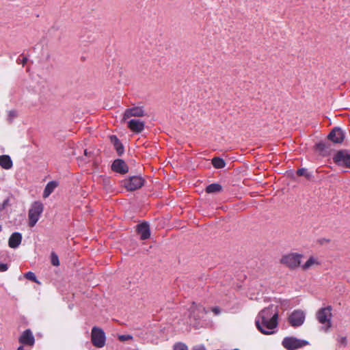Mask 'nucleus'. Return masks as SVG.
Here are the masks:
<instances>
[{"instance_id":"1","label":"nucleus","mask_w":350,"mask_h":350,"mask_svg":"<svg viewBox=\"0 0 350 350\" xmlns=\"http://www.w3.org/2000/svg\"><path fill=\"white\" fill-rule=\"evenodd\" d=\"M332 308L331 306L320 308L316 313V318L319 323L322 324L323 330L327 332L332 327Z\"/></svg>"},{"instance_id":"2","label":"nucleus","mask_w":350,"mask_h":350,"mask_svg":"<svg viewBox=\"0 0 350 350\" xmlns=\"http://www.w3.org/2000/svg\"><path fill=\"white\" fill-rule=\"evenodd\" d=\"M278 314H275L273 319H263L256 318V325L258 329L264 334H271L273 333L272 329L278 326Z\"/></svg>"},{"instance_id":"3","label":"nucleus","mask_w":350,"mask_h":350,"mask_svg":"<svg viewBox=\"0 0 350 350\" xmlns=\"http://www.w3.org/2000/svg\"><path fill=\"white\" fill-rule=\"evenodd\" d=\"M44 210V205L41 202H34L28 212L29 226L33 227L40 219Z\"/></svg>"},{"instance_id":"4","label":"nucleus","mask_w":350,"mask_h":350,"mask_svg":"<svg viewBox=\"0 0 350 350\" xmlns=\"http://www.w3.org/2000/svg\"><path fill=\"white\" fill-rule=\"evenodd\" d=\"M303 256L297 253H290L282 256L280 262L290 269H295L300 266Z\"/></svg>"},{"instance_id":"5","label":"nucleus","mask_w":350,"mask_h":350,"mask_svg":"<svg viewBox=\"0 0 350 350\" xmlns=\"http://www.w3.org/2000/svg\"><path fill=\"white\" fill-rule=\"evenodd\" d=\"M308 344V341L298 339L295 337H285L282 342V346L287 350H295L301 348Z\"/></svg>"},{"instance_id":"6","label":"nucleus","mask_w":350,"mask_h":350,"mask_svg":"<svg viewBox=\"0 0 350 350\" xmlns=\"http://www.w3.org/2000/svg\"><path fill=\"white\" fill-rule=\"evenodd\" d=\"M92 342L94 346L101 348L105 345V334L103 330L99 327H94L91 333Z\"/></svg>"},{"instance_id":"7","label":"nucleus","mask_w":350,"mask_h":350,"mask_svg":"<svg viewBox=\"0 0 350 350\" xmlns=\"http://www.w3.org/2000/svg\"><path fill=\"white\" fill-rule=\"evenodd\" d=\"M144 183V180L139 176H133L124 181V185L129 191H135L141 188Z\"/></svg>"},{"instance_id":"8","label":"nucleus","mask_w":350,"mask_h":350,"mask_svg":"<svg viewBox=\"0 0 350 350\" xmlns=\"http://www.w3.org/2000/svg\"><path fill=\"white\" fill-rule=\"evenodd\" d=\"M334 161L338 165L350 168V153L345 150L338 151L333 157Z\"/></svg>"},{"instance_id":"9","label":"nucleus","mask_w":350,"mask_h":350,"mask_svg":"<svg viewBox=\"0 0 350 350\" xmlns=\"http://www.w3.org/2000/svg\"><path fill=\"white\" fill-rule=\"evenodd\" d=\"M305 320V314L299 310H294L288 317V323L293 327L301 325Z\"/></svg>"},{"instance_id":"10","label":"nucleus","mask_w":350,"mask_h":350,"mask_svg":"<svg viewBox=\"0 0 350 350\" xmlns=\"http://www.w3.org/2000/svg\"><path fill=\"white\" fill-rule=\"evenodd\" d=\"M18 341L23 345L32 347L35 343V338L31 329H25L18 338Z\"/></svg>"},{"instance_id":"11","label":"nucleus","mask_w":350,"mask_h":350,"mask_svg":"<svg viewBox=\"0 0 350 350\" xmlns=\"http://www.w3.org/2000/svg\"><path fill=\"white\" fill-rule=\"evenodd\" d=\"M275 314H278V306L271 304L269 307L265 308L261 310L257 318L263 319H273Z\"/></svg>"},{"instance_id":"12","label":"nucleus","mask_w":350,"mask_h":350,"mask_svg":"<svg viewBox=\"0 0 350 350\" xmlns=\"http://www.w3.org/2000/svg\"><path fill=\"white\" fill-rule=\"evenodd\" d=\"M144 111L142 107H134L125 110L122 121H126L127 119L131 117H142L144 116Z\"/></svg>"},{"instance_id":"13","label":"nucleus","mask_w":350,"mask_h":350,"mask_svg":"<svg viewBox=\"0 0 350 350\" xmlns=\"http://www.w3.org/2000/svg\"><path fill=\"white\" fill-rule=\"evenodd\" d=\"M128 128L135 133H142L145 127V123L139 120L132 119L127 122Z\"/></svg>"},{"instance_id":"14","label":"nucleus","mask_w":350,"mask_h":350,"mask_svg":"<svg viewBox=\"0 0 350 350\" xmlns=\"http://www.w3.org/2000/svg\"><path fill=\"white\" fill-rule=\"evenodd\" d=\"M111 169L113 172L124 174L128 172L129 167L126 163L122 159H116L112 165Z\"/></svg>"},{"instance_id":"15","label":"nucleus","mask_w":350,"mask_h":350,"mask_svg":"<svg viewBox=\"0 0 350 350\" xmlns=\"http://www.w3.org/2000/svg\"><path fill=\"white\" fill-rule=\"evenodd\" d=\"M344 138V133L340 128L333 129L328 135V139L334 143H341Z\"/></svg>"},{"instance_id":"16","label":"nucleus","mask_w":350,"mask_h":350,"mask_svg":"<svg viewBox=\"0 0 350 350\" xmlns=\"http://www.w3.org/2000/svg\"><path fill=\"white\" fill-rule=\"evenodd\" d=\"M137 231L142 240L148 239L150 237V227L148 223L144 222L137 225Z\"/></svg>"},{"instance_id":"17","label":"nucleus","mask_w":350,"mask_h":350,"mask_svg":"<svg viewBox=\"0 0 350 350\" xmlns=\"http://www.w3.org/2000/svg\"><path fill=\"white\" fill-rule=\"evenodd\" d=\"M21 234L20 232H14L9 238L8 245L11 248H16L21 244Z\"/></svg>"},{"instance_id":"18","label":"nucleus","mask_w":350,"mask_h":350,"mask_svg":"<svg viewBox=\"0 0 350 350\" xmlns=\"http://www.w3.org/2000/svg\"><path fill=\"white\" fill-rule=\"evenodd\" d=\"M110 142L113 144L114 148L116 150L118 155H121L124 152V147L119 139L116 135H111L109 137Z\"/></svg>"},{"instance_id":"19","label":"nucleus","mask_w":350,"mask_h":350,"mask_svg":"<svg viewBox=\"0 0 350 350\" xmlns=\"http://www.w3.org/2000/svg\"><path fill=\"white\" fill-rule=\"evenodd\" d=\"M57 183L55 181H50L46 185L44 192H43V198H48L55 190V189L57 187Z\"/></svg>"},{"instance_id":"20","label":"nucleus","mask_w":350,"mask_h":350,"mask_svg":"<svg viewBox=\"0 0 350 350\" xmlns=\"http://www.w3.org/2000/svg\"><path fill=\"white\" fill-rule=\"evenodd\" d=\"M0 165L5 170L12 168L13 163L10 157L8 155L0 156Z\"/></svg>"},{"instance_id":"21","label":"nucleus","mask_w":350,"mask_h":350,"mask_svg":"<svg viewBox=\"0 0 350 350\" xmlns=\"http://www.w3.org/2000/svg\"><path fill=\"white\" fill-rule=\"evenodd\" d=\"M319 264H320V262H319L317 258H316L313 256H310L308 258V260L304 265H302L301 266V267L304 271H306V270L309 269L310 268H311L312 267H313L314 265H319Z\"/></svg>"},{"instance_id":"22","label":"nucleus","mask_w":350,"mask_h":350,"mask_svg":"<svg viewBox=\"0 0 350 350\" xmlns=\"http://www.w3.org/2000/svg\"><path fill=\"white\" fill-rule=\"evenodd\" d=\"M206 192L208 193H217L222 190V187L218 183H212L206 187Z\"/></svg>"},{"instance_id":"23","label":"nucleus","mask_w":350,"mask_h":350,"mask_svg":"<svg viewBox=\"0 0 350 350\" xmlns=\"http://www.w3.org/2000/svg\"><path fill=\"white\" fill-rule=\"evenodd\" d=\"M212 164L213 167L217 169H221L226 166L224 160L220 157L213 158Z\"/></svg>"},{"instance_id":"24","label":"nucleus","mask_w":350,"mask_h":350,"mask_svg":"<svg viewBox=\"0 0 350 350\" xmlns=\"http://www.w3.org/2000/svg\"><path fill=\"white\" fill-rule=\"evenodd\" d=\"M51 262L53 266L57 267L59 265L58 256L55 252H52L51 254Z\"/></svg>"},{"instance_id":"25","label":"nucleus","mask_w":350,"mask_h":350,"mask_svg":"<svg viewBox=\"0 0 350 350\" xmlns=\"http://www.w3.org/2000/svg\"><path fill=\"white\" fill-rule=\"evenodd\" d=\"M25 278H27V280H29L31 281H33V282H37V280H36V275L34 274V273L31 272V271H29L27 273H26L25 274Z\"/></svg>"},{"instance_id":"26","label":"nucleus","mask_w":350,"mask_h":350,"mask_svg":"<svg viewBox=\"0 0 350 350\" xmlns=\"http://www.w3.org/2000/svg\"><path fill=\"white\" fill-rule=\"evenodd\" d=\"M297 174L299 176H306L307 178H309L310 177V174L309 173L307 172L306 170L304 169V168H301V169H299L297 171Z\"/></svg>"},{"instance_id":"27","label":"nucleus","mask_w":350,"mask_h":350,"mask_svg":"<svg viewBox=\"0 0 350 350\" xmlns=\"http://www.w3.org/2000/svg\"><path fill=\"white\" fill-rule=\"evenodd\" d=\"M317 149L321 151L325 152L327 148V145L324 142H319L316 145Z\"/></svg>"},{"instance_id":"28","label":"nucleus","mask_w":350,"mask_h":350,"mask_svg":"<svg viewBox=\"0 0 350 350\" xmlns=\"http://www.w3.org/2000/svg\"><path fill=\"white\" fill-rule=\"evenodd\" d=\"M133 339V336L131 335H129V334H124V335H120L118 336V340L120 341H122V342H124V341H126V340H132Z\"/></svg>"},{"instance_id":"29","label":"nucleus","mask_w":350,"mask_h":350,"mask_svg":"<svg viewBox=\"0 0 350 350\" xmlns=\"http://www.w3.org/2000/svg\"><path fill=\"white\" fill-rule=\"evenodd\" d=\"M174 350H188V348L185 345L179 343L174 346Z\"/></svg>"},{"instance_id":"30","label":"nucleus","mask_w":350,"mask_h":350,"mask_svg":"<svg viewBox=\"0 0 350 350\" xmlns=\"http://www.w3.org/2000/svg\"><path fill=\"white\" fill-rule=\"evenodd\" d=\"M337 341L343 346H346L347 345V339L346 336L338 337Z\"/></svg>"},{"instance_id":"31","label":"nucleus","mask_w":350,"mask_h":350,"mask_svg":"<svg viewBox=\"0 0 350 350\" xmlns=\"http://www.w3.org/2000/svg\"><path fill=\"white\" fill-rule=\"evenodd\" d=\"M8 269V265L0 262V271H5Z\"/></svg>"},{"instance_id":"32","label":"nucleus","mask_w":350,"mask_h":350,"mask_svg":"<svg viewBox=\"0 0 350 350\" xmlns=\"http://www.w3.org/2000/svg\"><path fill=\"white\" fill-rule=\"evenodd\" d=\"M27 62V58L26 57H23V59L21 60L20 59H17L18 64H21L23 66H25V64Z\"/></svg>"},{"instance_id":"33","label":"nucleus","mask_w":350,"mask_h":350,"mask_svg":"<svg viewBox=\"0 0 350 350\" xmlns=\"http://www.w3.org/2000/svg\"><path fill=\"white\" fill-rule=\"evenodd\" d=\"M17 114H16V112L15 111H10L9 112V117L10 118H14L15 117H16Z\"/></svg>"},{"instance_id":"34","label":"nucleus","mask_w":350,"mask_h":350,"mask_svg":"<svg viewBox=\"0 0 350 350\" xmlns=\"http://www.w3.org/2000/svg\"><path fill=\"white\" fill-rule=\"evenodd\" d=\"M212 311L215 314H219V312H220V310L218 307H215L212 309Z\"/></svg>"},{"instance_id":"35","label":"nucleus","mask_w":350,"mask_h":350,"mask_svg":"<svg viewBox=\"0 0 350 350\" xmlns=\"http://www.w3.org/2000/svg\"><path fill=\"white\" fill-rule=\"evenodd\" d=\"M192 350H206L204 347L203 346H197L195 347Z\"/></svg>"},{"instance_id":"36","label":"nucleus","mask_w":350,"mask_h":350,"mask_svg":"<svg viewBox=\"0 0 350 350\" xmlns=\"http://www.w3.org/2000/svg\"><path fill=\"white\" fill-rule=\"evenodd\" d=\"M84 155L88 157H90L92 155V152H89L87 149L84 150Z\"/></svg>"},{"instance_id":"37","label":"nucleus","mask_w":350,"mask_h":350,"mask_svg":"<svg viewBox=\"0 0 350 350\" xmlns=\"http://www.w3.org/2000/svg\"><path fill=\"white\" fill-rule=\"evenodd\" d=\"M16 350H25V349L23 345H21L17 348Z\"/></svg>"},{"instance_id":"38","label":"nucleus","mask_w":350,"mask_h":350,"mask_svg":"<svg viewBox=\"0 0 350 350\" xmlns=\"http://www.w3.org/2000/svg\"><path fill=\"white\" fill-rule=\"evenodd\" d=\"M234 350H239V349H234Z\"/></svg>"}]
</instances>
